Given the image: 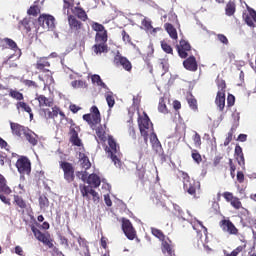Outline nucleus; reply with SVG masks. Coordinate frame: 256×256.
I'll use <instances>...</instances> for the list:
<instances>
[{
  "label": "nucleus",
  "instance_id": "f257e3e1",
  "mask_svg": "<svg viewBox=\"0 0 256 256\" xmlns=\"http://www.w3.org/2000/svg\"><path fill=\"white\" fill-rule=\"evenodd\" d=\"M90 112V114L83 115V120L95 130L97 143H105L107 141V132L105 131L107 126L99 125L101 123V112H99L97 106H92ZM97 125L99 126L97 127Z\"/></svg>",
  "mask_w": 256,
  "mask_h": 256
},
{
  "label": "nucleus",
  "instance_id": "f03ea898",
  "mask_svg": "<svg viewBox=\"0 0 256 256\" xmlns=\"http://www.w3.org/2000/svg\"><path fill=\"white\" fill-rule=\"evenodd\" d=\"M143 117H138V127L141 134V137L144 139V143L147 147V143L149 141V133H150V141L157 145L159 143V138H157V134L155 133V129L153 128V122L149 119L147 112H143Z\"/></svg>",
  "mask_w": 256,
  "mask_h": 256
},
{
  "label": "nucleus",
  "instance_id": "7ed1b4c3",
  "mask_svg": "<svg viewBox=\"0 0 256 256\" xmlns=\"http://www.w3.org/2000/svg\"><path fill=\"white\" fill-rule=\"evenodd\" d=\"M67 15L70 33H73L76 39H85V26L83 22L77 19L73 14H69V11H67Z\"/></svg>",
  "mask_w": 256,
  "mask_h": 256
},
{
  "label": "nucleus",
  "instance_id": "20e7f679",
  "mask_svg": "<svg viewBox=\"0 0 256 256\" xmlns=\"http://www.w3.org/2000/svg\"><path fill=\"white\" fill-rule=\"evenodd\" d=\"M108 145V157L114 162L115 167L121 168V159H119L120 148L113 136H108Z\"/></svg>",
  "mask_w": 256,
  "mask_h": 256
},
{
  "label": "nucleus",
  "instance_id": "39448f33",
  "mask_svg": "<svg viewBox=\"0 0 256 256\" xmlns=\"http://www.w3.org/2000/svg\"><path fill=\"white\" fill-rule=\"evenodd\" d=\"M183 179H184V191L192 197H197V191L201 189V185L199 182H195L194 180H189V175L187 173L182 172Z\"/></svg>",
  "mask_w": 256,
  "mask_h": 256
},
{
  "label": "nucleus",
  "instance_id": "423d86ee",
  "mask_svg": "<svg viewBox=\"0 0 256 256\" xmlns=\"http://www.w3.org/2000/svg\"><path fill=\"white\" fill-rule=\"evenodd\" d=\"M31 231L34 234V237L40 241V243H43L45 247H48V249H53L55 245L53 244V238H51V234L49 233H43L41 230L37 229L35 226L31 227Z\"/></svg>",
  "mask_w": 256,
  "mask_h": 256
},
{
  "label": "nucleus",
  "instance_id": "0eeeda50",
  "mask_svg": "<svg viewBox=\"0 0 256 256\" xmlns=\"http://www.w3.org/2000/svg\"><path fill=\"white\" fill-rule=\"evenodd\" d=\"M59 165L64 173L65 181H67V183H73L75 181V168L73 164L67 161H60Z\"/></svg>",
  "mask_w": 256,
  "mask_h": 256
},
{
  "label": "nucleus",
  "instance_id": "6e6552de",
  "mask_svg": "<svg viewBox=\"0 0 256 256\" xmlns=\"http://www.w3.org/2000/svg\"><path fill=\"white\" fill-rule=\"evenodd\" d=\"M122 231L129 241L137 239V230L133 227L131 220L122 218Z\"/></svg>",
  "mask_w": 256,
  "mask_h": 256
},
{
  "label": "nucleus",
  "instance_id": "1a4fd4ad",
  "mask_svg": "<svg viewBox=\"0 0 256 256\" xmlns=\"http://www.w3.org/2000/svg\"><path fill=\"white\" fill-rule=\"evenodd\" d=\"M16 168L20 175H30L31 174V160L26 156H20V159L16 161Z\"/></svg>",
  "mask_w": 256,
  "mask_h": 256
},
{
  "label": "nucleus",
  "instance_id": "9d476101",
  "mask_svg": "<svg viewBox=\"0 0 256 256\" xmlns=\"http://www.w3.org/2000/svg\"><path fill=\"white\" fill-rule=\"evenodd\" d=\"M113 63L116 67H123V69L128 71V73H131L133 69V64H131V61L119 53L114 56Z\"/></svg>",
  "mask_w": 256,
  "mask_h": 256
},
{
  "label": "nucleus",
  "instance_id": "9b49d317",
  "mask_svg": "<svg viewBox=\"0 0 256 256\" xmlns=\"http://www.w3.org/2000/svg\"><path fill=\"white\" fill-rule=\"evenodd\" d=\"M38 23L43 29H55V17L49 14H41Z\"/></svg>",
  "mask_w": 256,
  "mask_h": 256
},
{
  "label": "nucleus",
  "instance_id": "f8f14e48",
  "mask_svg": "<svg viewBox=\"0 0 256 256\" xmlns=\"http://www.w3.org/2000/svg\"><path fill=\"white\" fill-rule=\"evenodd\" d=\"M91 28L93 31L96 32L95 39H97V41L109 39L107 29H105V26H103V24H100L99 22H92Z\"/></svg>",
  "mask_w": 256,
  "mask_h": 256
},
{
  "label": "nucleus",
  "instance_id": "ddd939ff",
  "mask_svg": "<svg viewBox=\"0 0 256 256\" xmlns=\"http://www.w3.org/2000/svg\"><path fill=\"white\" fill-rule=\"evenodd\" d=\"M108 39L109 38H104L103 40H97V38H95V45L92 46V51L95 53V55L109 53V46L107 45Z\"/></svg>",
  "mask_w": 256,
  "mask_h": 256
},
{
  "label": "nucleus",
  "instance_id": "4468645a",
  "mask_svg": "<svg viewBox=\"0 0 256 256\" xmlns=\"http://www.w3.org/2000/svg\"><path fill=\"white\" fill-rule=\"evenodd\" d=\"M219 225L225 233H228L229 235H239V229L231 222L229 219H222L219 222Z\"/></svg>",
  "mask_w": 256,
  "mask_h": 256
},
{
  "label": "nucleus",
  "instance_id": "2eb2a0df",
  "mask_svg": "<svg viewBox=\"0 0 256 256\" xmlns=\"http://www.w3.org/2000/svg\"><path fill=\"white\" fill-rule=\"evenodd\" d=\"M80 193H81L82 197H84L85 199H91L89 197V195H92L94 203L96 201H99V193H97V191H95V189L91 188V186L81 184L80 185Z\"/></svg>",
  "mask_w": 256,
  "mask_h": 256
},
{
  "label": "nucleus",
  "instance_id": "dca6fc26",
  "mask_svg": "<svg viewBox=\"0 0 256 256\" xmlns=\"http://www.w3.org/2000/svg\"><path fill=\"white\" fill-rule=\"evenodd\" d=\"M176 49L181 59H187L189 57V51H191V44L187 40H181L179 45L176 46Z\"/></svg>",
  "mask_w": 256,
  "mask_h": 256
},
{
  "label": "nucleus",
  "instance_id": "f3484780",
  "mask_svg": "<svg viewBox=\"0 0 256 256\" xmlns=\"http://www.w3.org/2000/svg\"><path fill=\"white\" fill-rule=\"evenodd\" d=\"M222 197H224L225 201H227V203H230V205L234 209H241L243 207L241 200L237 196H234L231 192H224L222 194Z\"/></svg>",
  "mask_w": 256,
  "mask_h": 256
},
{
  "label": "nucleus",
  "instance_id": "a211bd4d",
  "mask_svg": "<svg viewBox=\"0 0 256 256\" xmlns=\"http://www.w3.org/2000/svg\"><path fill=\"white\" fill-rule=\"evenodd\" d=\"M10 129L12 132V135L15 137H23L25 133L28 131L29 128L15 122H10Z\"/></svg>",
  "mask_w": 256,
  "mask_h": 256
},
{
  "label": "nucleus",
  "instance_id": "6ab92c4d",
  "mask_svg": "<svg viewBox=\"0 0 256 256\" xmlns=\"http://www.w3.org/2000/svg\"><path fill=\"white\" fill-rule=\"evenodd\" d=\"M35 69L40 71V73H49V67H51V63L47 59V57H41L37 60L34 65Z\"/></svg>",
  "mask_w": 256,
  "mask_h": 256
},
{
  "label": "nucleus",
  "instance_id": "aec40b11",
  "mask_svg": "<svg viewBox=\"0 0 256 256\" xmlns=\"http://www.w3.org/2000/svg\"><path fill=\"white\" fill-rule=\"evenodd\" d=\"M75 124L70 126L69 135H70V143L75 147H83V142L81 138H79V133L75 130Z\"/></svg>",
  "mask_w": 256,
  "mask_h": 256
},
{
  "label": "nucleus",
  "instance_id": "412c9836",
  "mask_svg": "<svg viewBox=\"0 0 256 256\" xmlns=\"http://www.w3.org/2000/svg\"><path fill=\"white\" fill-rule=\"evenodd\" d=\"M36 101L39 103L40 109H45V107H53L54 101L53 98H47L45 95L36 94Z\"/></svg>",
  "mask_w": 256,
  "mask_h": 256
},
{
  "label": "nucleus",
  "instance_id": "4be33fe9",
  "mask_svg": "<svg viewBox=\"0 0 256 256\" xmlns=\"http://www.w3.org/2000/svg\"><path fill=\"white\" fill-rule=\"evenodd\" d=\"M183 66L187 71L195 72L199 69V65H197V59L195 56H189L186 60L183 61Z\"/></svg>",
  "mask_w": 256,
  "mask_h": 256
},
{
  "label": "nucleus",
  "instance_id": "5701e85b",
  "mask_svg": "<svg viewBox=\"0 0 256 256\" xmlns=\"http://www.w3.org/2000/svg\"><path fill=\"white\" fill-rule=\"evenodd\" d=\"M161 249L162 253H168V255H173V241H171L169 237L161 240Z\"/></svg>",
  "mask_w": 256,
  "mask_h": 256
},
{
  "label": "nucleus",
  "instance_id": "b1692460",
  "mask_svg": "<svg viewBox=\"0 0 256 256\" xmlns=\"http://www.w3.org/2000/svg\"><path fill=\"white\" fill-rule=\"evenodd\" d=\"M72 14L74 15V17H77V19H80V21L85 22L89 20V16L87 15V12H85V9L79 6H75L74 8H72Z\"/></svg>",
  "mask_w": 256,
  "mask_h": 256
},
{
  "label": "nucleus",
  "instance_id": "393cba45",
  "mask_svg": "<svg viewBox=\"0 0 256 256\" xmlns=\"http://www.w3.org/2000/svg\"><path fill=\"white\" fill-rule=\"evenodd\" d=\"M88 187L90 189H97L101 185V178L97 174H90L87 179Z\"/></svg>",
  "mask_w": 256,
  "mask_h": 256
},
{
  "label": "nucleus",
  "instance_id": "a878e982",
  "mask_svg": "<svg viewBox=\"0 0 256 256\" xmlns=\"http://www.w3.org/2000/svg\"><path fill=\"white\" fill-rule=\"evenodd\" d=\"M164 29L168 33L171 39H174V41H177V39H179V35L177 34V29L175 28V26H173V24L165 23Z\"/></svg>",
  "mask_w": 256,
  "mask_h": 256
},
{
  "label": "nucleus",
  "instance_id": "bb28decb",
  "mask_svg": "<svg viewBox=\"0 0 256 256\" xmlns=\"http://www.w3.org/2000/svg\"><path fill=\"white\" fill-rule=\"evenodd\" d=\"M245 23L248 27H255L256 23V11L253 9L249 10V13L244 16Z\"/></svg>",
  "mask_w": 256,
  "mask_h": 256
},
{
  "label": "nucleus",
  "instance_id": "cd10ccee",
  "mask_svg": "<svg viewBox=\"0 0 256 256\" xmlns=\"http://www.w3.org/2000/svg\"><path fill=\"white\" fill-rule=\"evenodd\" d=\"M14 205L19 207V213H25V209H27V202L23 199V197L14 195Z\"/></svg>",
  "mask_w": 256,
  "mask_h": 256
},
{
  "label": "nucleus",
  "instance_id": "c85d7f7f",
  "mask_svg": "<svg viewBox=\"0 0 256 256\" xmlns=\"http://www.w3.org/2000/svg\"><path fill=\"white\" fill-rule=\"evenodd\" d=\"M78 159L80 161L82 169H85V171L91 169V161H89V157H87L85 153L79 152Z\"/></svg>",
  "mask_w": 256,
  "mask_h": 256
},
{
  "label": "nucleus",
  "instance_id": "c756f323",
  "mask_svg": "<svg viewBox=\"0 0 256 256\" xmlns=\"http://www.w3.org/2000/svg\"><path fill=\"white\" fill-rule=\"evenodd\" d=\"M0 193H4V195H11L12 193L11 188L7 186V180L1 174H0Z\"/></svg>",
  "mask_w": 256,
  "mask_h": 256
},
{
  "label": "nucleus",
  "instance_id": "7c9ffc66",
  "mask_svg": "<svg viewBox=\"0 0 256 256\" xmlns=\"http://www.w3.org/2000/svg\"><path fill=\"white\" fill-rule=\"evenodd\" d=\"M24 137L26 138L28 143H30V145H32L33 147H35L37 143H39V140L37 139V134L31 132V130L29 129L26 130Z\"/></svg>",
  "mask_w": 256,
  "mask_h": 256
},
{
  "label": "nucleus",
  "instance_id": "2f4dec72",
  "mask_svg": "<svg viewBox=\"0 0 256 256\" xmlns=\"http://www.w3.org/2000/svg\"><path fill=\"white\" fill-rule=\"evenodd\" d=\"M215 103L219 108V111H223L225 109V94L223 92H217Z\"/></svg>",
  "mask_w": 256,
  "mask_h": 256
},
{
  "label": "nucleus",
  "instance_id": "473e14b6",
  "mask_svg": "<svg viewBox=\"0 0 256 256\" xmlns=\"http://www.w3.org/2000/svg\"><path fill=\"white\" fill-rule=\"evenodd\" d=\"M235 155H237V162L240 166H245V156L243 155V148L241 146H235Z\"/></svg>",
  "mask_w": 256,
  "mask_h": 256
},
{
  "label": "nucleus",
  "instance_id": "72a5a7b5",
  "mask_svg": "<svg viewBox=\"0 0 256 256\" xmlns=\"http://www.w3.org/2000/svg\"><path fill=\"white\" fill-rule=\"evenodd\" d=\"M9 97L12 99H15L18 102L23 101L25 99V96H23V93L19 92L17 89H9Z\"/></svg>",
  "mask_w": 256,
  "mask_h": 256
},
{
  "label": "nucleus",
  "instance_id": "f704fd0d",
  "mask_svg": "<svg viewBox=\"0 0 256 256\" xmlns=\"http://www.w3.org/2000/svg\"><path fill=\"white\" fill-rule=\"evenodd\" d=\"M186 99L190 109H192L193 111H197L198 105L195 96L193 94H189Z\"/></svg>",
  "mask_w": 256,
  "mask_h": 256
},
{
  "label": "nucleus",
  "instance_id": "c9c22d12",
  "mask_svg": "<svg viewBox=\"0 0 256 256\" xmlns=\"http://www.w3.org/2000/svg\"><path fill=\"white\" fill-rule=\"evenodd\" d=\"M92 83H96L98 87H102V89H107V84L104 83V81L101 79V76L94 74L91 76Z\"/></svg>",
  "mask_w": 256,
  "mask_h": 256
},
{
  "label": "nucleus",
  "instance_id": "e433bc0d",
  "mask_svg": "<svg viewBox=\"0 0 256 256\" xmlns=\"http://www.w3.org/2000/svg\"><path fill=\"white\" fill-rule=\"evenodd\" d=\"M16 109L18 111H20V109L22 111H25V113H31V106H29V104H27L26 102H24L23 100H21L20 102L16 103Z\"/></svg>",
  "mask_w": 256,
  "mask_h": 256
},
{
  "label": "nucleus",
  "instance_id": "4c0bfd02",
  "mask_svg": "<svg viewBox=\"0 0 256 256\" xmlns=\"http://www.w3.org/2000/svg\"><path fill=\"white\" fill-rule=\"evenodd\" d=\"M38 203H39L40 209L45 210L49 207V198H47V196H45V195H41L38 198Z\"/></svg>",
  "mask_w": 256,
  "mask_h": 256
},
{
  "label": "nucleus",
  "instance_id": "58836bf2",
  "mask_svg": "<svg viewBox=\"0 0 256 256\" xmlns=\"http://www.w3.org/2000/svg\"><path fill=\"white\" fill-rule=\"evenodd\" d=\"M71 86L73 89H87L88 87L87 82L83 80H74L71 82Z\"/></svg>",
  "mask_w": 256,
  "mask_h": 256
},
{
  "label": "nucleus",
  "instance_id": "ea45409f",
  "mask_svg": "<svg viewBox=\"0 0 256 256\" xmlns=\"http://www.w3.org/2000/svg\"><path fill=\"white\" fill-rule=\"evenodd\" d=\"M158 67H159V69L162 70V75H165V73L169 72V61H167L165 59H161L158 62Z\"/></svg>",
  "mask_w": 256,
  "mask_h": 256
},
{
  "label": "nucleus",
  "instance_id": "a19ab883",
  "mask_svg": "<svg viewBox=\"0 0 256 256\" xmlns=\"http://www.w3.org/2000/svg\"><path fill=\"white\" fill-rule=\"evenodd\" d=\"M235 9H236V6H235V2L233 1H229L226 5V15L228 17H231L232 15H235Z\"/></svg>",
  "mask_w": 256,
  "mask_h": 256
},
{
  "label": "nucleus",
  "instance_id": "79ce46f5",
  "mask_svg": "<svg viewBox=\"0 0 256 256\" xmlns=\"http://www.w3.org/2000/svg\"><path fill=\"white\" fill-rule=\"evenodd\" d=\"M60 115V117L62 119H65V112L61 111V108H59L58 106H52V119H55V117H58Z\"/></svg>",
  "mask_w": 256,
  "mask_h": 256
},
{
  "label": "nucleus",
  "instance_id": "37998d69",
  "mask_svg": "<svg viewBox=\"0 0 256 256\" xmlns=\"http://www.w3.org/2000/svg\"><path fill=\"white\" fill-rule=\"evenodd\" d=\"M20 25L23 27V30L26 31V33L31 32V18H24Z\"/></svg>",
  "mask_w": 256,
  "mask_h": 256
},
{
  "label": "nucleus",
  "instance_id": "c03bdc74",
  "mask_svg": "<svg viewBox=\"0 0 256 256\" xmlns=\"http://www.w3.org/2000/svg\"><path fill=\"white\" fill-rule=\"evenodd\" d=\"M151 233H152V235H154V237L159 239V241H163V239L167 238V236H165L163 231H161L157 228H151Z\"/></svg>",
  "mask_w": 256,
  "mask_h": 256
},
{
  "label": "nucleus",
  "instance_id": "a18cd8bd",
  "mask_svg": "<svg viewBox=\"0 0 256 256\" xmlns=\"http://www.w3.org/2000/svg\"><path fill=\"white\" fill-rule=\"evenodd\" d=\"M0 43H5V45H7L9 49H17V43L11 38H0Z\"/></svg>",
  "mask_w": 256,
  "mask_h": 256
},
{
  "label": "nucleus",
  "instance_id": "49530a36",
  "mask_svg": "<svg viewBox=\"0 0 256 256\" xmlns=\"http://www.w3.org/2000/svg\"><path fill=\"white\" fill-rule=\"evenodd\" d=\"M161 48L164 53H167L168 55H173V47L169 45L165 40L161 41Z\"/></svg>",
  "mask_w": 256,
  "mask_h": 256
},
{
  "label": "nucleus",
  "instance_id": "de8ad7c7",
  "mask_svg": "<svg viewBox=\"0 0 256 256\" xmlns=\"http://www.w3.org/2000/svg\"><path fill=\"white\" fill-rule=\"evenodd\" d=\"M67 9H75V0H63V11H67Z\"/></svg>",
  "mask_w": 256,
  "mask_h": 256
},
{
  "label": "nucleus",
  "instance_id": "09e8293b",
  "mask_svg": "<svg viewBox=\"0 0 256 256\" xmlns=\"http://www.w3.org/2000/svg\"><path fill=\"white\" fill-rule=\"evenodd\" d=\"M28 15H32L33 17H37L39 13H41V9L38 5L30 6V8L27 11Z\"/></svg>",
  "mask_w": 256,
  "mask_h": 256
},
{
  "label": "nucleus",
  "instance_id": "8fccbe9b",
  "mask_svg": "<svg viewBox=\"0 0 256 256\" xmlns=\"http://www.w3.org/2000/svg\"><path fill=\"white\" fill-rule=\"evenodd\" d=\"M22 83L25 85V87H28V89H39V84L33 80L26 79L23 80Z\"/></svg>",
  "mask_w": 256,
  "mask_h": 256
},
{
  "label": "nucleus",
  "instance_id": "3c124183",
  "mask_svg": "<svg viewBox=\"0 0 256 256\" xmlns=\"http://www.w3.org/2000/svg\"><path fill=\"white\" fill-rule=\"evenodd\" d=\"M192 141L194 142V146L196 149H201V135L199 133L195 132V134L192 137Z\"/></svg>",
  "mask_w": 256,
  "mask_h": 256
},
{
  "label": "nucleus",
  "instance_id": "603ef678",
  "mask_svg": "<svg viewBox=\"0 0 256 256\" xmlns=\"http://www.w3.org/2000/svg\"><path fill=\"white\" fill-rule=\"evenodd\" d=\"M191 156H192L193 161H195V163H197L198 165H199V163H201L203 161L201 154L196 149L192 150Z\"/></svg>",
  "mask_w": 256,
  "mask_h": 256
},
{
  "label": "nucleus",
  "instance_id": "864d4df0",
  "mask_svg": "<svg viewBox=\"0 0 256 256\" xmlns=\"http://www.w3.org/2000/svg\"><path fill=\"white\" fill-rule=\"evenodd\" d=\"M158 111L160 113H168L167 104H165V98L163 97L159 99Z\"/></svg>",
  "mask_w": 256,
  "mask_h": 256
},
{
  "label": "nucleus",
  "instance_id": "5fc2aeb1",
  "mask_svg": "<svg viewBox=\"0 0 256 256\" xmlns=\"http://www.w3.org/2000/svg\"><path fill=\"white\" fill-rule=\"evenodd\" d=\"M40 115H42L44 119H53V111L49 109H45V108L40 109Z\"/></svg>",
  "mask_w": 256,
  "mask_h": 256
},
{
  "label": "nucleus",
  "instance_id": "6e6d98bb",
  "mask_svg": "<svg viewBox=\"0 0 256 256\" xmlns=\"http://www.w3.org/2000/svg\"><path fill=\"white\" fill-rule=\"evenodd\" d=\"M106 101L110 109H112V107L115 106V98L113 97V92H110L109 94L106 95Z\"/></svg>",
  "mask_w": 256,
  "mask_h": 256
},
{
  "label": "nucleus",
  "instance_id": "4d7b16f0",
  "mask_svg": "<svg viewBox=\"0 0 256 256\" xmlns=\"http://www.w3.org/2000/svg\"><path fill=\"white\" fill-rule=\"evenodd\" d=\"M235 133V128H231L230 131L228 132V135L224 141V146L227 147L229 143L233 141V134Z\"/></svg>",
  "mask_w": 256,
  "mask_h": 256
},
{
  "label": "nucleus",
  "instance_id": "13d9d810",
  "mask_svg": "<svg viewBox=\"0 0 256 256\" xmlns=\"http://www.w3.org/2000/svg\"><path fill=\"white\" fill-rule=\"evenodd\" d=\"M217 87L219 89L218 93H223L225 95V89H227V84L225 83V80H218Z\"/></svg>",
  "mask_w": 256,
  "mask_h": 256
},
{
  "label": "nucleus",
  "instance_id": "bf43d9fd",
  "mask_svg": "<svg viewBox=\"0 0 256 256\" xmlns=\"http://www.w3.org/2000/svg\"><path fill=\"white\" fill-rule=\"evenodd\" d=\"M229 167H230V175L232 179H235V171H237V166L233 163V159L229 158Z\"/></svg>",
  "mask_w": 256,
  "mask_h": 256
},
{
  "label": "nucleus",
  "instance_id": "052dcab7",
  "mask_svg": "<svg viewBox=\"0 0 256 256\" xmlns=\"http://www.w3.org/2000/svg\"><path fill=\"white\" fill-rule=\"evenodd\" d=\"M77 177H79V179H81V181H86L87 183V180L89 179V173H87V170L85 171H80V172H77Z\"/></svg>",
  "mask_w": 256,
  "mask_h": 256
},
{
  "label": "nucleus",
  "instance_id": "680f3d73",
  "mask_svg": "<svg viewBox=\"0 0 256 256\" xmlns=\"http://www.w3.org/2000/svg\"><path fill=\"white\" fill-rule=\"evenodd\" d=\"M217 39L220 43H223V45H229V39H227V36L224 34H217Z\"/></svg>",
  "mask_w": 256,
  "mask_h": 256
},
{
  "label": "nucleus",
  "instance_id": "e2e57ef3",
  "mask_svg": "<svg viewBox=\"0 0 256 256\" xmlns=\"http://www.w3.org/2000/svg\"><path fill=\"white\" fill-rule=\"evenodd\" d=\"M245 247H247V245H242V246H238L236 249H234L232 252H231V254L233 255V256H237V255H239V253H242V251H245Z\"/></svg>",
  "mask_w": 256,
  "mask_h": 256
},
{
  "label": "nucleus",
  "instance_id": "0e129e2a",
  "mask_svg": "<svg viewBox=\"0 0 256 256\" xmlns=\"http://www.w3.org/2000/svg\"><path fill=\"white\" fill-rule=\"evenodd\" d=\"M235 105V96L233 94H229L227 96V107H233Z\"/></svg>",
  "mask_w": 256,
  "mask_h": 256
},
{
  "label": "nucleus",
  "instance_id": "69168bd1",
  "mask_svg": "<svg viewBox=\"0 0 256 256\" xmlns=\"http://www.w3.org/2000/svg\"><path fill=\"white\" fill-rule=\"evenodd\" d=\"M121 35H122V39H123L124 43H131V36H129L127 31L122 30Z\"/></svg>",
  "mask_w": 256,
  "mask_h": 256
},
{
  "label": "nucleus",
  "instance_id": "338daca9",
  "mask_svg": "<svg viewBox=\"0 0 256 256\" xmlns=\"http://www.w3.org/2000/svg\"><path fill=\"white\" fill-rule=\"evenodd\" d=\"M136 175L140 181H143V179H145V168L138 169Z\"/></svg>",
  "mask_w": 256,
  "mask_h": 256
},
{
  "label": "nucleus",
  "instance_id": "774afa93",
  "mask_svg": "<svg viewBox=\"0 0 256 256\" xmlns=\"http://www.w3.org/2000/svg\"><path fill=\"white\" fill-rule=\"evenodd\" d=\"M0 200L2 201V203H5V205H11V199L7 198L3 194H0Z\"/></svg>",
  "mask_w": 256,
  "mask_h": 256
}]
</instances>
